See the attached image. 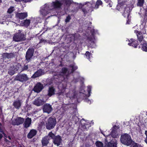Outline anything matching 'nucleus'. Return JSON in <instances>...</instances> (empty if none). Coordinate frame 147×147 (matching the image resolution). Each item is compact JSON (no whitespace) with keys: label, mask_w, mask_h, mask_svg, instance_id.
Instances as JSON below:
<instances>
[{"label":"nucleus","mask_w":147,"mask_h":147,"mask_svg":"<svg viewBox=\"0 0 147 147\" xmlns=\"http://www.w3.org/2000/svg\"><path fill=\"white\" fill-rule=\"evenodd\" d=\"M61 4V2L59 1H53L51 3H46L41 7L40 10V14L43 16H45L50 13L53 9L60 7Z\"/></svg>","instance_id":"nucleus-1"},{"label":"nucleus","mask_w":147,"mask_h":147,"mask_svg":"<svg viewBox=\"0 0 147 147\" xmlns=\"http://www.w3.org/2000/svg\"><path fill=\"white\" fill-rule=\"evenodd\" d=\"M88 6L85 9H82V11L84 13H86L89 12H91L94 9H97L98 8V6L102 4V1L100 0H98L95 5V3L92 1L90 2H88Z\"/></svg>","instance_id":"nucleus-2"},{"label":"nucleus","mask_w":147,"mask_h":147,"mask_svg":"<svg viewBox=\"0 0 147 147\" xmlns=\"http://www.w3.org/2000/svg\"><path fill=\"white\" fill-rule=\"evenodd\" d=\"M120 140L122 143L127 146L131 144L132 141L130 135L126 133L121 135Z\"/></svg>","instance_id":"nucleus-3"},{"label":"nucleus","mask_w":147,"mask_h":147,"mask_svg":"<svg viewBox=\"0 0 147 147\" xmlns=\"http://www.w3.org/2000/svg\"><path fill=\"white\" fill-rule=\"evenodd\" d=\"M21 30H19L18 32L14 34L13 38V40L16 42H19L25 39L24 35L21 33Z\"/></svg>","instance_id":"nucleus-4"},{"label":"nucleus","mask_w":147,"mask_h":147,"mask_svg":"<svg viewBox=\"0 0 147 147\" xmlns=\"http://www.w3.org/2000/svg\"><path fill=\"white\" fill-rule=\"evenodd\" d=\"M56 121L55 118L50 117L47 121L46 127L47 129L53 128L56 125Z\"/></svg>","instance_id":"nucleus-5"},{"label":"nucleus","mask_w":147,"mask_h":147,"mask_svg":"<svg viewBox=\"0 0 147 147\" xmlns=\"http://www.w3.org/2000/svg\"><path fill=\"white\" fill-rule=\"evenodd\" d=\"M20 67L19 64L15 63L13 66H11L9 70L8 73L11 75H13L15 72L18 70Z\"/></svg>","instance_id":"nucleus-6"},{"label":"nucleus","mask_w":147,"mask_h":147,"mask_svg":"<svg viewBox=\"0 0 147 147\" xmlns=\"http://www.w3.org/2000/svg\"><path fill=\"white\" fill-rule=\"evenodd\" d=\"M28 78L26 74H19L16 77L14 80L23 82L28 80Z\"/></svg>","instance_id":"nucleus-7"},{"label":"nucleus","mask_w":147,"mask_h":147,"mask_svg":"<svg viewBox=\"0 0 147 147\" xmlns=\"http://www.w3.org/2000/svg\"><path fill=\"white\" fill-rule=\"evenodd\" d=\"M135 33H136L137 35L138 40L141 43V45L144 42H146L145 41L143 37V34H144L145 33V32H139L137 30H135Z\"/></svg>","instance_id":"nucleus-8"},{"label":"nucleus","mask_w":147,"mask_h":147,"mask_svg":"<svg viewBox=\"0 0 147 147\" xmlns=\"http://www.w3.org/2000/svg\"><path fill=\"white\" fill-rule=\"evenodd\" d=\"M34 53V50L33 49H29L27 51L26 56V60L25 61L27 63L29 62L32 57L33 56V53Z\"/></svg>","instance_id":"nucleus-9"},{"label":"nucleus","mask_w":147,"mask_h":147,"mask_svg":"<svg viewBox=\"0 0 147 147\" xmlns=\"http://www.w3.org/2000/svg\"><path fill=\"white\" fill-rule=\"evenodd\" d=\"M105 147H117V140L115 139H112L110 142H108L107 139H105Z\"/></svg>","instance_id":"nucleus-10"},{"label":"nucleus","mask_w":147,"mask_h":147,"mask_svg":"<svg viewBox=\"0 0 147 147\" xmlns=\"http://www.w3.org/2000/svg\"><path fill=\"white\" fill-rule=\"evenodd\" d=\"M45 102L43 96H41L36 98L33 102V104L37 106H39L43 105Z\"/></svg>","instance_id":"nucleus-11"},{"label":"nucleus","mask_w":147,"mask_h":147,"mask_svg":"<svg viewBox=\"0 0 147 147\" xmlns=\"http://www.w3.org/2000/svg\"><path fill=\"white\" fill-rule=\"evenodd\" d=\"M139 121V122L138 123V125L141 128H145L146 124L147 122L146 119L145 118H143L142 116H140Z\"/></svg>","instance_id":"nucleus-12"},{"label":"nucleus","mask_w":147,"mask_h":147,"mask_svg":"<svg viewBox=\"0 0 147 147\" xmlns=\"http://www.w3.org/2000/svg\"><path fill=\"white\" fill-rule=\"evenodd\" d=\"M53 140V143L57 146L60 145L61 142L62 140L61 137L59 135L55 136Z\"/></svg>","instance_id":"nucleus-13"},{"label":"nucleus","mask_w":147,"mask_h":147,"mask_svg":"<svg viewBox=\"0 0 147 147\" xmlns=\"http://www.w3.org/2000/svg\"><path fill=\"white\" fill-rule=\"evenodd\" d=\"M50 138L48 136H45L42 138L41 143L42 146H46L49 143Z\"/></svg>","instance_id":"nucleus-14"},{"label":"nucleus","mask_w":147,"mask_h":147,"mask_svg":"<svg viewBox=\"0 0 147 147\" xmlns=\"http://www.w3.org/2000/svg\"><path fill=\"white\" fill-rule=\"evenodd\" d=\"M43 109L44 112L47 113L48 114L52 110L51 106L48 104L44 105Z\"/></svg>","instance_id":"nucleus-15"},{"label":"nucleus","mask_w":147,"mask_h":147,"mask_svg":"<svg viewBox=\"0 0 147 147\" xmlns=\"http://www.w3.org/2000/svg\"><path fill=\"white\" fill-rule=\"evenodd\" d=\"M43 85L40 83H37L34 88V90L35 92H39L43 88Z\"/></svg>","instance_id":"nucleus-16"},{"label":"nucleus","mask_w":147,"mask_h":147,"mask_svg":"<svg viewBox=\"0 0 147 147\" xmlns=\"http://www.w3.org/2000/svg\"><path fill=\"white\" fill-rule=\"evenodd\" d=\"M80 122L81 125L83 126V128H86V129L89 128L90 124L88 121H86L84 119H82L80 121Z\"/></svg>","instance_id":"nucleus-17"},{"label":"nucleus","mask_w":147,"mask_h":147,"mask_svg":"<svg viewBox=\"0 0 147 147\" xmlns=\"http://www.w3.org/2000/svg\"><path fill=\"white\" fill-rule=\"evenodd\" d=\"M126 41L128 42V45L132 46L135 48H136L137 46V42L136 40L133 39H131L130 40L128 39Z\"/></svg>","instance_id":"nucleus-18"},{"label":"nucleus","mask_w":147,"mask_h":147,"mask_svg":"<svg viewBox=\"0 0 147 147\" xmlns=\"http://www.w3.org/2000/svg\"><path fill=\"white\" fill-rule=\"evenodd\" d=\"M24 121V119L21 117L17 118L13 122V124L14 125H19L22 124Z\"/></svg>","instance_id":"nucleus-19"},{"label":"nucleus","mask_w":147,"mask_h":147,"mask_svg":"<svg viewBox=\"0 0 147 147\" xmlns=\"http://www.w3.org/2000/svg\"><path fill=\"white\" fill-rule=\"evenodd\" d=\"M44 73V71L41 69L38 70L32 75V77L35 78L43 74Z\"/></svg>","instance_id":"nucleus-20"},{"label":"nucleus","mask_w":147,"mask_h":147,"mask_svg":"<svg viewBox=\"0 0 147 147\" xmlns=\"http://www.w3.org/2000/svg\"><path fill=\"white\" fill-rule=\"evenodd\" d=\"M16 16L17 18L21 20H22L27 17L28 14L26 12L18 13L16 14Z\"/></svg>","instance_id":"nucleus-21"},{"label":"nucleus","mask_w":147,"mask_h":147,"mask_svg":"<svg viewBox=\"0 0 147 147\" xmlns=\"http://www.w3.org/2000/svg\"><path fill=\"white\" fill-rule=\"evenodd\" d=\"M22 103L21 101L18 100L15 101L13 105L15 108L18 109L20 107Z\"/></svg>","instance_id":"nucleus-22"},{"label":"nucleus","mask_w":147,"mask_h":147,"mask_svg":"<svg viewBox=\"0 0 147 147\" xmlns=\"http://www.w3.org/2000/svg\"><path fill=\"white\" fill-rule=\"evenodd\" d=\"M130 9L129 7H126L125 8V10L124 13H123V15L125 17H127L129 19V15L130 12Z\"/></svg>","instance_id":"nucleus-23"},{"label":"nucleus","mask_w":147,"mask_h":147,"mask_svg":"<svg viewBox=\"0 0 147 147\" xmlns=\"http://www.w3.org/2000/svg\"><path fill=\"white\" fill-rule=\"evenodd\" d=\"M31 119L29 118H27L26 120L23 125L25 127H29L31 124Z\"/></svg>","instance_id":"nucleus-24"},{"label":"nucleus","mask_w":147,"mask_h":147,"mask_svg":"<svg viewBox=\"0 0 147 147\" xmlns=\"http://www.w3.org/2000/svg\"><path fill=\"white\" fill-rule=\"evenodd\" d=\"M36 130L32 129L30 132L27 135V137L29 138H31L36 135Z\"/></svg>","instance_id":"nucleus-25"},{"label":"nucleus","mask_w":147,"mask_h":147,"mask_svg":"<svg viewBox=\"0 0 147 147\" xmlns=\"http://www.w3.org/2000/svg\"><path fill=\"white\" fill-rule=\"evenodd\" d=\"M30 22V20H26L21 21L20 24L22 26L27 27L29 25Z\"/></svg>","instance_id":"nucleus-26"},{"label":"nucleus","mask_w":147,"mask_h":147,"mask_svg":"<svg viewBox=\"0 0 147 147\" xmlns=\"http://www.w3.org/2000/svg\"><path fill=\"white\" fill-rule=\"evenodd\" d=\"M55 89L53 87H49L48 90V95L51 96L55 94Z\"/></svg>","instance_id":"nucleus-27"},{"label":"nucleus","mask_w":147,"mask_h":147,"mask_svg":"<svg viewBox=\"0 0 147 147\" xmlns=\"http://www.w3.org/2000/svg\"><path fill=\"white\" fill-rule=\"evenodd\" d=\"M76 95L75 93H73L72 92H69L67 93L66 94V96L67 97H69L70 99L73 98L76 96Z\"/></svg>","instance_id":"nucleus-28"},{"label":"nucleus","mask_w":147,"mask_h":147,"mask_svg":"<svg viewBox=\"0 0 147 147\" xmlns=\"http://www.w3.org/2000/svg\"><path fill=\"white\" fill-rule=\"evenodd\" d=\"M111 135L113 138H116L118 136V133L116 129H113L111 131Z\"/></svg>","instance_id":"nucleus-29"},{"label":"nucleus","mask_w":147,"mask_h":147,"mask_svg":"<svg viewBox=\"0 0 147 147\" xmlns=\"http://www.w3.org/2000/svg\"><path fill=\"white\" fill-rule=\"evenodd\" d=\"M3 56L4 58H7V59H10L12 58L13 57V54L12 53H4Z\"/></svg>","instance_id":"nucleus-30"},{"label":"nucleus","mask_w":147,"mask_h":147,"mask_svg":"<svg viewBox=\"0 0 147 147\" xmlns=\"http://www.w3.org/2000/svg\"><path fill=\"white\" fill-rule=\"evenodd\" d=\"M62 74H61L62 75H65L67 76L69 74V71H68L67 69L65 68H63L62 69Z\"/></svg>","instance_id":"nucleus-31"},{"label":"nucleus","mask_w":147,"mask_h":147,"mask_svg":"<svg viewBox=\"0 0 147 147\" xmlns=\"http://www.w3.org/2000/svg\"><path fill=\"white\" fill-rule=\"evenodd\" d=\"M142 49L143 51L147 52V44L145 42L142 44Z\"/></svg>","instance_id":"nucleus-32"},{"label":"nucleus","mask_w":147,"mask_h":147,"mask_svg":"<svg viewBox=\"0 0 147 147\" xmlns=\"http://www.w3.org/2000/svg\"><path fill=\"white\" fill-rule=\"evenodd\" d=\"M95 144L97 147H103V144L101 142L97 141L95 143Z\"/></svg>","instance_id":"nucleus-33"},{"label":"nucleus","mask_w":147,"mask_h":147,"mask_svg":"<svg viewBox=\"0 0 147 147\" xmlns=\"http://www.w3.org/2000/svg\"><path fill=\"white\" fill-rule=\"evenodd\" d=\"M144 2V0H138L137 5L140 7H141L143 6Z\"/></svg>","instance_id":"nucleus-34"},{"label":"nucleus","mask_w":147,"mask_h":147,"mask_svg":"<svg viewBox=\"0 0 147 147\" xmlns=\"http://www.w3.org/2000/svg\"><path fill=\"white\" fill-rule=\"evenodd\" d=\"M66 85L65 84V85L63 86L62 88H63V90H61V92H59L58 93V94L59 95H63V94L64 93L65 90L64 89L66 88Z\"/></svg>","instance_id":"nucleus-35"},{"label":"nucleus","mask_w":147,"mask_h":147,"mask_svg":"<svg viewBox=\"0 0 147 147\" xmlns=\"http://www.w3.org/2000/svg\"><path fill=\"white\" fill-rule=\"evenodd\" d=\"M85 55L87 59L90 60V58L91 56L90 53L89 52L87 51L85 53Z\"/></svg>","instance_id":"nucleus-36"},{"label":"nucleus","mask_w":147,"mask_h":147,"mask_svg":"<svg viewBox=\"0 0 147 147\" xmlns=\"http://www.w3.org/2000/svg\"><path fill=\"white\" fill-rule=\"evenodd\" d=\"M14 10V8L13 7H10L7 11V12L9 13H12Z\"/></svg>","instance_id":"nucleus-37"},{"label":"nucleus","mask_w":147,"mask_h":147,"mask_svg":"<svg viewBox=\"0 0 147 147\" xmlns=\"http://www.w3.org/2000/svg\"><path fill=\"white\" fill-rule=\"evenodd\" d=\"M71 67H72V70L71 71V73H72L74 71L78 68V67L76 66L75 65H71Z\"/></svg>","instance_id":"nucleus-38"},{"label":"nucleus","mask_w":147,"mask_h":147,"mask_svg":"<svg viewBox=\"0 0 147 147\" xmlns=\"http://www.w3.org/2000/svg\"><path fill=\"white\" fill-rule=\"evenodd\" d=\"M44 124L43 123L41 122L39 123L38 126V128H44Z\"/></svg>","instance_id":"nucleus-39"},{"label":"nucleus","mask_w":147,"mask_h":147,"mask_svg":"<svg viewBox=\"0 0 147 147\" xmlns=\"http://www.w3.org/2000/svg\"><path fill=\"white\" fill-rule=\"evenodd\" d=\"M48 136L50 137H51L53 139H54V138L55 137L54 134L52 133V132H50L49 133Z\"/></svg>","instance_id":"nucleus-40"},{"label":"nucleus","mask_w":147,"mask_h":147,"mask_svg":"<svg viewBox=\"0 0 147 147\" xmlns=\"http://www.w3.org/2000/svg\"><path fill=\"white\" fill-rule=\"evenodd\" d=\"M62 1L63 3H64L66 4H67L69 3L70 0H62Z\"/></svg>","instance_id":"nucleus-41"},{"label":"nucleus","mask_w":147,"mask_h":147,"mask_svg":"<svg viewBox=\"0 0 147 147\" xmlns=\"http://www.w3.org/2000/svg\"><path fill=\"white\" fill-rule=\"evenodd\" d=\"M70 19H71V18H70V16H68L67 17L66 19L65 20V22H69Z\"/></svg>","instance_id":"nucleus-42"},{"label":"nucleus","mask_w":147,"mask_h":147,"mask_svg":"<svg viewBox=\"0 0 147 147\" xmlns=\"http://www.w3.org/2000/svg\"><path fill=\"white\" fill-rule=\"evenodd\" d=\"M145 134L146 135V139L144 140V142L147 144V130L145 131Z\"/></svg>","instance_id":"nucleus-43"},{"label":"nucleus","mask_w":147,"mask_h":147,"mask_svg":"<svg viewBox=\"0 0 147 147\" xmlns=\"http://www.w3.org/2000/svg\"><path fill=\"white\" fill-rule=\"evenodd\" d=\"M132 147H141V146L139 144H135Z\"/></svg>","instance_id":"nucleus-44"},{"label":"nucleus","mask_w":147,"mask_h":147,"mask_svg":"<svg viewBox=\"0 0 147 147\" xmlns=\"http://www.w3.org/2000/svg\"><path fill=\"white\" fill-rule=\"evenodd\" d=\"M91 87L90 86H88V93L89 94L90 93V92L91 91Z\"/></svg>","instance_id":"nucleus-45"},{"label":"nucleus","mask_w":147,"mask_h":147,"mask_svg":"<svg viewBox=\"0 0 147 147\" xmlns=\"http://www.w3.org/2000/svg\"><path fill=\"white\" fill-rule=\"evenodd\" d=\"M112 3L111 2L109 3V4L107 6L109 7H111L112 6Z\"/></svg>","instance_id":"nucleus-46"},{"label":"nucleus","mask_w":147,"mask_h":147,"mask_svg":"<svg viewBox=\"0 0 147 147\" xmlns=\"http://www.w3.org/2000/svg\"><path fill=\"white\" fill-rule=\"evenodd\" d=\"M28 67L27 65H25L24 67V70H27L28 69Z\"/></svg>","instance_id":"nucleus-47"},{"label":"nucleus","mask_w":147,"mask_h":147,"mask_svg":"<svg viewBox=\"0 0 147 147\" xmlns=\"http://www.w3.org/2000/svg\"><path fill=\"white\" fill-rule=\"evenodd\" d=\"M15 1L17 2H20V1H23L24 2V0H15Z\"/></svg>","instance_id":"nucleus-48"},{"label":"nucleus","mask_w":147,"mask_h":147,"mask_svg":"<svg viewBox=\"0 0 147 147\" xmlns=\"http://www.w3.org/2000/svg\"><path fill=\"white\" fill-rule=\"evenodd\" d=\"M113 128H114V129H116L119 128V127L115 125L113 126Z\"/></svg>","instance_id":"nucleus-49"},{"label":"nucleus","mask_w":147,"mask_h":147,"mask_svg":"<svg viewBox=\"0 0 147 147\" xmlns=\"http://www.w3.org/2000/svg\"><path fill=\"white\" fill-rule=\"evenodd\" d=\"M3 136L2 135V134L0 133V140L1 138Z\"/></svg>","instance_id":"nucleus-50"},{"label":"nucleus","mask_w":147,"mask_h":147,"mask_svg":"<svg viewBox=\"0 0 147 147\" xmlns=\"http://www.w3.org/2000/svg\"><path fill=\"white\" fill-rule=\"evenodd\" d=\"M61 85H63V84H60V86H59V89H61Z\"/></svg>","instance_id":"nucleus-51"},{"label":"nucleus","mask_w":147,"mask_h":147,"mask_svg":"<svg viewBox=\"0 0 147 147\" xmlns=\"http://www.w3.org/2000/svg\"><path fill=\"white\" fill-rule=\"evenodd\" d=\"M2 129H0V131L1 132H2L3 134H4V133L2 131Z\"/></svg>","instance_id":"nucleus-52"},{"label":"nucleus","mask_w":147,"mask_h":147,"mask_svg":"<svg viewBox=\"0 0 147 147\" xmlns=\"http://www.w3.org/2000/svg\"><path fill=\"white\" fill-rule=\"evenodd\" d=\"M87 101L88 103L90 104L91 103V101L89 100H87Z\"/></svg>","instance_id":"nucleus-53"},{"label":"nucleus","mask_w":147,"mask_h":147,"mask_svg":"<svg viewBox=\"0 0 147 147\" xmlns=\"http://www.w3.org/2000/svg\"><path fill=\"white\" fill-rule=\"evenodd\" d=\"M129 22H130V21L128 19V20L127 21V24H129Z\"/></svg>","instance_id":"nucleus-54"},{"label":"nucleus","mask_w":147,"mask_h":147,"mask_svg":"<svg viewBox=\"0 0 147 147\" xmlns=\"http://www.w3.org/2000/svg\"><path fill=\"white\" fill-rule=\"evenodd\" d=\"M28 0H24V2H29L30 1H28Z\"/></svg>","instance_id":"nucleus-55"},{"label":"nucleus","mask_w":147,"mask_h":147,"mask_svg":"<svg viewBox=\"0 0 147 147\" xmlns=\"http://www.w3.org/2000/svg\"><path fill=\"white\" fill-rule=\"evenodd\" d=\"M140 26H141V27H143V30H144V29H145V28H144V26H143V25H141Z\"/></svg>","instance_id":"nucleus-56"},{"label":"nucleus","mask_w":147,"mask_h":147,"mask_svg":"<svg viewBox=\"0 0 147 147\" xmlns=\"http://www.w3.org/2000/svg\"><path fill=\"white\" fill-rule=\"evenodd\" d=\"M2 128V125L1 123H0V129Z\"/></svg>","instance_id":"nucleus-57"},{"label":"nucleus","mask_w":147,"mask_h":147,"mask_svg":"<svg viewBox=\"0 0 147 147\" xmlns=\"http://www.w3.org/2000/svg\"><path fill=\"white\" fill-rule=\"evenodd\" d=\"M5 141L6 142H10L8 140H7V139H6L5 140Z\"/></svg>","instance_id":"nucleus-58"},{"label":"nucleus","mask_w":147,"mask_h":147,"mask_svg":"<svg viewBox=\"0 0 147 147\" xmlns=\"http://www.w3.org/2000/svg\"><path fill=\"white\" fill-rule=\"evenodd\" d=\"M9 138V140H11V138L10 136L8 137Z\"/></svg>","instance_id":"nucleus-59"},{"label":"nucleus","mask_w":147,"mask_h":147,"mask_svg":"<svg viewBox=\"0 0 147 147\" xmlns=\"http://www.w3.org/2000/svg\"><path fill=\"white\" fill-rule=\"evenodd\" d=\"M80 79H82L83 80L84 79V78H80Z\"/></svg>","instance_id":"nucleus-60"},{"label":"nucleus","mask_w":147,"mask_h":147,"mask_svg":"<svg viewBox=\"0 0 147 147\" xmlns=\"http://www.w3.org/2000/svg\"><path fill=\"white\" fill-rule=\"evenodd\" d=\"M59 147H64L62 146H59Z\"/></svg>","instance_id":"nucleus-61"},{"label":"nucleus","mask_w":147,"mask_h":147,"mask_svg":"<svg viewBox=\"0 0 147 147\" xmlns=\"http://www.w3.org/2000/svg\"><path fill=\"white\" fill-rule=\"evenodd\" d=\"M7 147H11V146H7Z\"/></svg>","instance_id":"nucleus-62"},{"label":"nucleus","mask_w":147,"mask_h":147,"mask_svg":"<svg viewBox=\"0 0 147 147\" xmlns=\"http://www.w3.org/2000/svg\"><path fill=\"white\" fill-rule=\"evenodd\" d=\"M19 147H22V146H19Z\"/></svg>","instance_id":"nucleus-63"}]
</instances>
